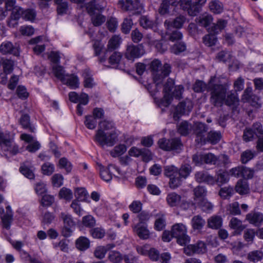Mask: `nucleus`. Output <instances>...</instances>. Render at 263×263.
Wrapping results in <instances>:
<instances>
[{"instance_id": "09e8293b", "label": "nucleus", "mask_w": 263, "mask_h": 263, "mask_svg": "<svg viewBox=\"0 0 263 263\" xmlns=\"http://www.w3.org/2000/svg\"><path fill=\"white\" fill-rule=\"evenodd\" d=\"M36 16V11L34 9H24L23 19L30 22H33Z\"/></svg>"}, {"instance_id": "ea45409f", "label": "nucleus", "mask_w": 263, "mask_h": 263, "mask_svg": "<svg viewBox=\"0 0 263 263\" xmlns=\"http://www.w3.org/2000/svg\"><path fill=\"white\" fill-rule=\"evenodd\" d=\"M221 137V134L220 132L210 131L206 137V142H208L212 144H215L220 141Z\"/></svg>"}, {"instance_id": "6e6552de", "label": "nucleus", "mask_w": 263, "mask_h": 263, "mask_svg": "<svg viewBox=\"0 0 263 263\" xmlns=\"http://www.w3.org/2000/svg\"><path fill=\"white\" fill-rule=\"evenodd\" d=\"M192 159L196 165H201L203 164H219V158L211 153L195 154L193 156Z\"/></svg>"}, {"instance_id": "3c124183", "label": "nucleus", "mask_w": 263, "mask_h": 263, "mask_svg": "<svg viewBox=\"0 0 263 263\" xmlns=\"http://www.w3.org/2000/svg\"><path fill=\"white\" fill-rule=\"evenodd\" d=\"M172 0H163L159 8V12L161 15H165L169 13L170 7L172 6Z\"/></svg>"}, {"instance_id": "473e14b6", "label": "nucleus", "mask_w": 263, "mask_h": 263, "mask_svg": "<svg viewBox=\"0 0 263 263\" xmlns=\"http://www.w3.org/2000/svg\"><path fill=\"white\" fill-rule=\"evenodd\" d=\"M42 39V36H39L30 40L29 43L30 44H36L33 47L34 52L36 54L41 53L45 50V46L44 45H39L37 43H40Z\"/></svg>"}, {"instance_id": "20e7f679", "label": "nucleus", "mask_w": 263, "mask_h": 263, "mask_svg": "<svg viewBox=\"0 0 263 263\" xmlns=\"http://www.w3.org/2000/svg\"><path fill=\"white\" fill-rule=\"evenodd\" d=\"M171 235L177 238V242L181 246H185L190 241V237L187 235L186 226L181 223H176L172 226Z\"/></svg>"}, {"instance_id": "e433bc0d", "label": "nucleus", "mask_w": 263, "mask_h": 263, "mask_svg": "<svg viewBox=\"0 0 263 263\" xmlns=\"http://www.w3.org/2000/svg\"><path fill=\"white\" fill-rule=\"evenodd\" d=\"M209 7L210 11L215 14H220L223 10V4L218 0H213L210 2Z\"/></svg>"}, {"instance_id": "f704fd0d", "label": "nucleus", "mask_w": 263, "mask_h": 263, "mask_svg": "<svg viewBox=\"0 0 263 263\" xmlns=\"http://www.w3.org/2000/svg\"><path fill=\"white\" fill-rule=\"evenodd\" d=\"M145 39L147 40L148 43L150 45H154L158 51L163 52L166 49V48L162 45L160 41L156 40L150 34H147Z\"/></svg>"}, {"instance_id": "4d7b16f0", "label": "nucleus", "mask_w": 263, "mask_h": 263, "mask_svg": "<svg viewBox=\"0 0 263 263\" xmlns=\"http://www.w3.org/2000/svg\"><path fill=\"white\" fill-rule=\"evenodd\" d=\"M88 194L84 188H78L75 191V196L77 200L84 201L87 198Z\"/></svg>"}, {"instance_id": "de8ad7c7", "label": "nucleus", "mask_w": 263, "mask_h": 263, "mask_svg": "<svg viewBox=\"0 0 263 263\" xmlns=\"http://www.w3.org/2000/svg\"><path fill=\"white\" fill-rule=\"evenodd\" d=\"M121 43V38L119 36L115 35L109 40L107 45V50L112 51L117 49Z\"/></svg>"}, {"instance_id": "5701e85b", "label": "nucleus", "mask_w": 263, "mask_h": 263, "mask_svg": "<svg viewBox=\"0 0 263 263\" xmlns=\"http://www.w3.org/2000/svg\"><path fill=\"white\" fill-rule=\"evenodd\" d=\"M0 51L4 54L11 53L17 55L19 54L18 48L13 46L11 42L8 41L4 42L1 44Z\"/></svg>"}, {"instance_id": "052dcab7", "label": "nucleus", "mask_w": 263, "mask_h": 263, "mask_svg": "<svg viewBox=\"0 0 263 263\" xmlns=\"http://www.w3.org/2000/svg\"><path fill=\"white\" fill-rule=\"evenodd\" d=\"M54 249L60 248V250L64 252H68L69 250L68 245L65 239H62L59 242H54L52 243Z\"/></svg>"}, {"instance_id": "f3484780", "label": "nucleus", "mask_w": 263, "mask_h": 263, "mask_svg": "<svg viewBox=\"0 0 263 263\" xmlns=\"http://www.w3.org/2000/svg\"><path fill=\"white\" fill-rule=\"evenodd\" d=\"M6 212H5L4 209L0 207V214L2 219L3 227L7 230L10 228V226L12 221V212L11 208L8 205L6 208Z\"/></svg>"}, {"instance_id": "603ef678", "label": "nucleus", "mask_w": 263, "mask_h": 263, "mask_svg": "<svg viewBox=\"0 0 263 263\" xmlns=\"http://www.w3.org/2000/svg\"><path fill=\"white\" fill-rule=\"evenodd\" d=\"M216 42L217 37L214 34H206L203 37V43L209 47L215 45Z\"/></svg>"}, {"instance_id": "338daca9", "label": "nucleus", "mask_w": 263, "mask_h": 263, "mask_svg": "<svg viewBox=\"0 0 263 263\" xmlns=\"http://www.w3.org/2000/svg\"><path fill=\"white\" fill-rule=\"evenodd\" d=\"M133 24V21L130 18H125L122 24V32L125 34L128 33L132 28Z\"/></svg>"}, {"instance_id": "39448f33", "label": "nucleus", "mask_w": 263, "mask_h": 263, "mask_svg": "<svg viewBox=\"0 0 263 263\" xmlns=\"http://www.w3.org/2000/svg\"><path fill=\"white\" fill-rule=\"evenodd\" d=\"M172 6L175 7L179 6L190 16H196L200 10L192 0H172Z\"/></svg>"}, {"instance_id": "72a5a7b5", "label": "nucleus", "mask_w": 263, "mask_h": 263, "mask_svg": "<svg viewBox=\"0 0 263 263\" xmlns=\"http://www.w3.org/2000/svg\"><path fill=\"white\" fill-rule=\"evenodd\" d=\"M140 25L145 29H156V24L147 16H142L140 19Z\"/></svg>"}, {"instance_id": "4be33fe9", "label": "nucleus", "mask_w": 263, "mask_h": 263, "mask_svg": "<svg viewBox=\"0 0 263 263\" xmlns=\"http://www.w3.org/2000/svg\"><path fill=\"white\" fill-rule=\"evenodd\" d=\"M185 21V16L180 15L177 16L173 21L166 20L164 24L167 29H170L172 27L175 28H181Z\"/></svg>"}, {"instance_id": "49530a36", "label": "nucleus", "mask_w": 263, "mask_h": 263, "mask_svg": "<svg viewBox=\"0 0 263 263\" xmlns=\"http://www.w3.org/2000/svg\"><path fill=\"white\" fill-rule=\"evenodd\" d=\"M87 11L89 15L95 14V10H102L103 9L99 4H97L96 0H92L86 5Z\"/></svg>"}, {"instance_id": "7c9ffc66", "label": "nucleus", "mask_w": 263, "mask_h": 263, "mask_svg": "<svg viewBox=\"0 0 263 263\" xmlns=\"http://www.w3.org/2000/svg\"><path fill=\"white\" fill-rule=\"evenodd\" d=\"M76 247L80 251H85L90 247V241L86 237L80 236L76 241Z\"/></svg>"}, {"instance_id": "412c9836", "label": "nucleus", "mask_w": 263, "mask_h": 263, "mask_svg": "<svg viewBox=\"0 0 263 263\" xmlns=\"http://www.w3.org/2000/svg\"><path fill=\"white\" fill-rule=\"evenodd\" d=\"M122 55L120 52H114L109 58V63L114 68L124 70L125 66L121 61Z\"/></svg>"}, {"instance_id": "5fc2aeb1", "label": "nucleus", "mask_w": 263, "mask_h": 263, "mask_svg": "<svg viewBox=\"0 0 263 263\" xmlns=\"http://www.w3.org/2000/svg\"><path fill=\"white\" fill-rule=\"evenodd\" d=\"M126 149V146L124 144H119L114 147L110 154L112 157H116L123 154Z\"/></svg>"}, {"instance_id": "a211bd4d", "label": "nucleus", "mask_w": 263, "mask_h": 263, "mask_svg": "<svg viewBox=\"0 0 263 263\" xmlns=\"http://www.w3.org/2000/svg\"><path fill=\"white\" fill-rule=\"evenodd\" d=\"M195 179L199 183H205L213 185L215 183V178L206 171L197 172L195 174Z\"/></svg>"}, {"instance_id": "c9c22d12", "label": "nucleus", "mask_w": 263, "mask_h": 263, "mask_svg": "<svg viewBox=\"0 0 263 263\" xmlns=\"http://www.w3.org/2000/svg\"><path fill=\"white\" fill-rule=\"evenodd\" d=\"M247 258L251 262H257L262 259L263 252L260 250L251 251L248 254Z\"/></svg>"}, {"instance_id": "680f3d73", "label": "nucleus", "mask_w": 263, "mask_h": 263, "mask_svg": "<svg viewBox=\"0 0 263 263\" xmlns=\"http://www.w3.org/2000/svg\"><path fill=\"white\" fill-rule=\"evenodd\" d=\"M91 236L95 238L101 239L105 235V230L101 228H95L90 231Z\"/></svg>"}, {"instance_id": "f03ea898", "label": "nucleus", "mask_w": 263, "mask_h": 263, "mask_svg": "<svg viewBox=\"0 0 263 263\" xmlns=\"http://www.w3.org/2000/svg\"><path fill=\"white\" fill-rule=\"evenodd\" d=\"M215 77L212 78L208 84V90L211 92L210 101L215 106H221L224 102L229 84L214 83Z\"/></svg>"}, {"instance_id": "393cba45", "label": "nucleus", "mask_w": 263, "mask_h": 263, "mask_svg": "<svg viewBox=\"0 0 263 263\" xmlns=\"http://www.w3.org/2000/svg\"><path fill=\"white\" fill-rule=\"evenodd\" d=\"M138 0L133 2L131 0H120L118 2L119 7L124 11H132L138 8Z\"/></svg>"}, {"instance_id": "7ed1b4c3", "label": "nucleus", "mask_w": 263, "mask_h": 263, "mask_svg": "<svg viewBox=\"0 0 263 263\" xmlns=\"http://www.w3.org/2000/svg\"><path fill=\"white\" fill-rule=\"evenodd\" d=\"M149 68L156 89L158 91L159 88H161V84L164 78L167 77L170 73L171 66L166 63L162 66L160 60L154 59L149 63Z\"/></svg>"}, {"instance_id": "6e6d98bb", "label": "nucleus", "mask_w": 263, "mask_h": 263, "mask_svg": "<svg viewBox=\"0 0 263 263\" xmlns=\"http://www.w3.org/2000/svg\"><path fill=\"white\" fill-rule=\"evenodd\" d=\"M192 171V167L188 164L182 165L179 171L178 175L181 178H186L190 175Z\"/></svg>"}, {"instance_id": "c03bdc74", "label": "nucleus", "mask_w": 263, "mask_h": 263, "mask_svg": "<svg viewBox=\"0 0 263 263\" xmlns=\"http://www.w3.org/2000/svg\"><path fill=\"white\" fill-rule=\"evenodd\" d=\"M19 122L23 128L28 129L31 132H34V128L30 125V117L28 115H23Z\"/></svg>"}, {"instance_id": "9d476101", "label": "nucleus", "mask_w": 263, "mask_h": 263, "mask_svg": "<svg viewBox=\"0 0 263 263\" xmlns=\"http://www.w3.org/2000/svg\"><path fill=\"white\" fill-rule=\"evenodd\" d=\"M193 107L192 102L189 99H186L180 102L176 107L173 117L174 120H177L179 118L185 115H189Z\"/></svg>"}, {"instance_id": "13d9d810", "label": "nucleus", "mask_w": 263, "mask_h": 263, "mask_svg": "<svg viewBox=\"0 0 263 263\" xmlns=\"http://www.w3.org/2000/svg\"><path fill=\"white\" fill-rule=\"evenodd\" d=\"M91 16V21L94 26L101 25L106 20L105 16L100 13L94 14Z\"/></svg>"}, {"instance_id": "4c0bfd02", "label": "nucleus", "mask_w": 263, "mask_h": 263, "mask_svg": "<svg viewBox=\"0 0 263 263\" xmlns=\"http://www.w3.org/2000/svg\"><path fill=\"white\" fill-rule=\"evenodd\" d=\"M194 200L196 202L205 198L207 191L206 188L203 186H197L194 189Z\"/></svg>"}, {"instance_id": "8fccbe9b", "label": "nucleus", "mask_w": 263, "mask_h": 263, "mask_svg": "<svg viewBox=\"0 0 263 263\" xmlns=\"http://www.w3.org/2000/svg\"><path fill=\"white\" fill-rule=\"evenodd\" d=\"M165 226V219L163 214L157 215L154 224V228L157 231L162 230Z\"/></svg>"}, {"instance_id": "aec40b11", "label": "nucleus", "mask_w": 263, "mask_h": 263, "mask_svg": "<svg viewBox=\"0 0 263 263\" xmlns=\"http://www.w3.org/2000/svg\"><path fill=\"white\" fill-rule=\"evenodd\" d=\"M100 169V175L101 178L106 182H109L112 178L111 169L118 171V168L113 165H109L107 167H105L102 164H98Z\"/></svg>"}, {"instance_id": "f8f14e48", "label": "nucleus", "mask_w": 263, "mask_h": 263, "mask_svg": "<svg viewBox=\"0 0 263 263\" xmlns=\"http://www.w3.org/2000/svg\"><path fill=\"white\" fill-rule=\"evenodd\" d=\"M24 9L20 6H16L11 11L10 16L7 21V25L15 28L18 25V21L22 17L23 19Z\"/></svg>"}, {"instance_id": "a18cd8bd", "label": "nucleus", "mask_w": 263, "mask_h": 263, "mask_svg": "<svg viewBox=\"0 0 263 263\" xmlns=\"http://www.w3.org/2000/svg\"><path fill=\"white\" fill-rule=\"evenodd\" d=\"M192 128V125L187 121H183L178 126V132L183 136L188 135Z\"/></svg>"}, {"instance_id": "423d86ee", "label": "nucleus", "mask_w": 263, "mask_h": 263, "mask_svg": "<svg viewBox=\"0 0 263 263\" xmlns=\"http://www.w3.org/2000/svg\"><path fill=\"white\" fill-rule=\"evenodd\" d=\"M60 218L63 222L61 233L65 237H70L73 232V228L76 226V222L71 215L66 212H62L60 215Z\"/></svg>"}, {"instance_id": "0e129e2a", "label": "nucleus", "mask_w": 263, "mask_h": 263, "mask_svg": "<svg viewBox=\"0 0 263 263\" xmlns=\"http://www.w3.org/2000/svg\"><path fill=\"white\" fill-rule=\"evenodd\" d=\"M254 135L257 137H263V127L260 123L256 122L253 124L252 127Z\"/></svg>"}, {"instance_id": "f257e3e1", "label": "nucleus", "mask_w": 263, "mask_h": 263, "mask_svg": "<svg viewBox=\"0 0 263 263\" xmlns=\"http://www.w3.org/2000/svg\"><path fill=\"white\" fill-rule=\"evenodd\" d=\"M113 127L114 123L111 121L104 120L99 123V128L95 136V140L101 146H112L115 144L117 140V134L113 131L105 132V130H109Z\"/></svg>"}, {"instance_id": "0eeeda50", "label": "nucleus", "mask_w": 263, "mask_h": 263, "mask_svg": "<svg viewBox=\"0 0 263 263\" xmlns=\"http://www.w3.org/2000/svg\"><path fill=\"white\" fill-rule=\"evenodd\" d=\"M0 148L9 152L12 155H15L20 152L18 145L2 132H0Z\"/></svg>"}, {"instance_id": "1a4fd4ad", "label": "nucleus", "mask_w": 263, "mask_h": 263, "mask_svg": "<svg viewBox=\"0 0 263 263\" xmlns=\"http://www.w3.org/2000/svg\"><path fill=\"white\" fill-rule=\"evenodd\" d=\"M159 147L164 151H175L178 152L181 149L182 144L179 138H173L170 140L165 138L158 141Z\"/></svg>"}, {"instance_id": "bb28decb", "label": "nucleus", "mask_w": 263, "mask_h": 263, "mask_svg": "<svg viewBox=\"0 0 263 263\" xmlns=\"http://www.w3.org/2000/svg\"><path fill=\"white\" fill-rule=\"evenodd\" d=\"M208 227L212 229H218L222 224V218L218 215H213L208 219Z\"/></svg>"}, {"instance_id": "2f4dec72", "label": "nucleus", "mask_w": 263, "mask_h": 263, "mask_svg": "<svg viewBox=\"0 0 263 263\" xmlns=\"http://www.w3.org/2000/svg\"><path fill=\"white\" fill-rule=\"evenodd\" d=\"M230 227L235 230V234H240V233L245 229V227L242 225V222L238 218L233 217L230 222Z\"/></svg>"}, {"instance_id": "a19ab883", "label": "nucleus", "mask_w": 263, "mask_h": 263, "mask_svg": "<svg viewBox=\"0 0 263 263\" xmlns=\"http://www.w3.org/2000/svg\"><path fill=\"white\" fill-rule=\"evenodd\" d=\"M201 210L206 213H211L213 211V204L209 201L206 198H203L200 201L196 202Z\"/></svg>"}, {"instance_id": "2eb2a0df", "label": "nucleus", "mask_w": 263, "mask_h": 263, "mask_svg": "<svg viewBox=\"0 0 263 263\" xmlns=\"http://www.w3.org/2000/svg\"><path fill=\"white\" fill-rule=\"evenodd\" d=\"M133 232L141 239L145 240L150 238L151 233L148 229L147 223L138 222L132 226Z\"/></svg>"}, {"instance_id": "37998d69", "label": "nucleus", "mask_w": 263, "mask_h": 263, "mask_svg": "<svg viewBox=\"0 0 263 263\" xmlns=\"http://www.w3.org/2000/svg\"><path fill=\"white\" fill-rule=\"evenodd\" d=\"M229 180V175L228 172L219 170L216 174L215 182L221 185L228 182Z\"/></svg>"}, {"instance_id": "c85d7f7f", "label": "nucleus", "mask_w": 263, "mask_h": 263, "mask_svg": "<svg viewBox=\"0 0 263 263\" xmlns=\"http://www.w3.org/2000/svg\"><path fill=\"white\" fill-rule=\"evenodd\" d=\"M181 197L175 192H171L167 194L166 200L168 205L171 207L177 206L180 201Z\"/></svg>"}, {"instance_id": "bf43d9fd", "label": "nucleus", "mask_w": 263, "mask_h": 263, "mask_svg": "<svg viewBox=\"0 0 263 263\" xmlns=\"http://www.w3.org/2000/svg\"><path fill=\"white\" fill-rule=\"evenodd\" d=\"M227 24V22L223 20H219L217 21V23L214 24L212 28V31L214 34L218 33L224 28Z\"/></svg>"}, {"instance_id": "79ce46f5", "label": "nucleus", "mask_w": 263, "mask_h": 263, "mask_svg": "<svg viewBox=\"0 0 263 263\" xmlns=\"http://www.w3.org/2000/svg\"><path fill=\"white\" fill-rule=\"evenodd\" d=\"M197 23L200 26L203 27L208 26L212 22L213 17L211 15L204 13L197 18Z\"/></svg>"}, {"instance_id": "b1692460", "label": "nucleus", "mask_w": 263, "mask_h": 263, "mask_svg": "<svg viewBox=\"0 0 263 263\" xmlns=\"http://www.w3.org/2000/svg\"><path fill=\"white\" fill-rule=\"evenodd\" d=\"M62 82L72 89L78 88L80 84L78 77L73 74H66Z\"/></svg>"}, {"instance_id": "9b49d317", "label": "nucleus", "mask_w": 263, "mask_h": 263, "mask_svg": "<svg viewBox=\"0 0 263 263\" xmlns=\"http://www.w3.org/2000/svg\"><path fill=\"white\" fill-rule=\"evenodd\" d=\"M193 129L196 136V142L202 144L206 143V138L205 136L208 129L206 125L202 122H196L194 125Z\"/></svg>"}, {"instance_id": "ddd939ff", "label": "nucleus", "mask_w": 263, "mask_h": 263, "mask_svg": "<svg viewBox=\"0 0 263 263\" xmlns=\"http://www.w3.org/2000/svg\"><path fill=\"white\" fill-rule=\"evenodd\" d=\"M174 81L172 79H168L167 82L163 86V92L164 93L163 99L161 101V105L164 107H167L171 103V92L174 88Z\"/></svg>"}, {"instance_id": "4468645a", "label": "nucleus", "mask_w": 263, "mask_h": 263, "mask_svg": "<svg viewBox=\"0 0 263 263\" xmlns=\"http://www.w3.org/2000/svg\"><path fill=\"white\" fill-rule=\"evenodd\" d=\"M206 251V244L202 241H199L194 245H188L184 248V253L188 256L194 254H203Z\"/></svg>"}, {"instance_id": "774afa93", "label": "nucleus", "mask_w": 263, "mask_h": 263, "mask_svg": "<svg viewBox=\"0 0 263 263\" xmlns=\"http://www.w3.org/2000/svg\"><path fill=\"white\" fill-rule=\"evenodd\" d=\"M59 196L66 200H70L72 198V193L70 190L63 187L60 191Z\"/></svg>"}, {"instance_id": "cd10ccee", "label": "nucleus", "mask_w": 263, "mask_h": 263, "mask_svg": "<svg viewBox=\"0 0 263 263\" xmlns=\"http://www.w3.org/2000/svg\"><path fill=\"white\" fill-rule=\"evenodd\" d=\"M235 190L239 194L243 195H247L250 192V187L247 181L240 180L235 186Z\"/></svg>"}, {"instance_id": "c756f323", "label": "nucleus", "mask_w": 263, "mask_h": 263, "mask_svg": "<svg viewBox=\"0 0 263 263\" xmlns=\"http://www.w3.org/2000/svg\"><path fill=\"white\" fill-rule=\"evenodd\" d=\"M205 224V220L199 215L194 216L191 220V224L194 230H201Z\"/></svg>"}, {"instance_id": "6ab92c4d", "label": "nucleus", "mask_w": 263, "mask_h": 263, "mask_svg": "<svg viewBox=\"0 0 263 263\" xmlns=\"http://www.w3.org/2000/svg\"><path fill=\"white\" fill-rule=\"evenodd\" d=\"M241 100L244 102L250 103L252 106H255L258 104L259 98L253 94L251 87H247L242 95Z\"/></svg>"}, {"instance_id": "a878e982", "label": "nucleus", "mask_w": 263, "mask_h": 263, "mask_svg": "<svg viewBox=\"0 0 263 263\" xmlns=\"http://www.w3.org/2000/svg\"><path fill=\"white\" fill-rule=\"evenodd\" d=\"M246 219L250 223L258 226L263 221V214L260 212H251L246 215Z\"/></svg>"}, {"instance_id": "58836bf2", "label": "nucleus", "mask_w": 263, "mask_h": 263, "mask_svg": "<svg viewBox=\"0 0 263 263\" xmlns=\"http://www.w3.org/2000/svg\"><path fill=\"white\" fill-rule=\"evenodd\" d=\"M82 76L84 78V86L86 88H92L95 85L93 79L92 78V74L90 71L88 70H85Z\"/></svg>"}, {"instance_id": "69168bd1", "label": "nucleus", "mask_w": 263, "mask_h": 263, "mask_svg": "<svg viewBox=\"0 0 263 263\" xmlns=\"http://www.w3.org/2000/svg\"><path fill=\"white\" fill-rule=\"evenodd\" d=\"M59 165L60 167L65 168L67 173L70 172L72 170L71 163L65 157L59 160Z\"/></svg>"}, {"instance_id": "e2e57ef3", "label": "nucleus", "mask_w": 263, "mask_h": 263, "mask_svg": "<svg viewBox=\"0 0 263 263\" xmlns=\"http://www.w3.org/2000/svg\"><path fill=\"white\" fill-rule=\"evenodd\" d=\"M52 69L55 76L62 81L65 76H66L63 67L59 65H54L52 67Z\"/></svg>"}, {"instance_id": "864d4df0", "label": "nucleus", "mask_w": 263, "mask_h": 263, "mask_svg": "<svg viewBox=\"0 0 263 263\" xmlns=\"http://www.w3.org/2000/svg\"><path fill=\"white\" fill-rule=\"evenodd\" d=\"M186 45L183 42H179L175 44L171 47V52L178 54L186 50Z\"/></svg>"}, {"instance_id": "dca6fc26", "label": "nucleus", "mask_w": 263, "mask_h": 263, "mask_svg": "<svg viewBox=\"0 0 263 263\" xmlns=\"http://www.w3.org/2000/svg\"><path fill=\"white\" fill-rule=\"evenodd\" d=\"M144 50L142 46L139 45H131L127 47L125 57L129 60H134L142 56Z\"/></svg>"}]
</instances>
